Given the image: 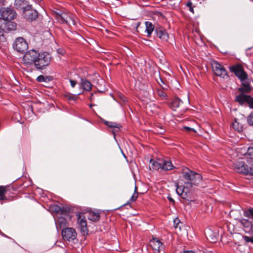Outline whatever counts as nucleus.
I'll return each instance as SVG.
<instances>
[{
	"label": "nucleus",
	"instance_id": "f257e3e1",
	"mask_svg": "<svg viewBox=\"0 0 253 253\" xmlns=\"http://www.w3.org/2000/svg\"><path fill=\"white\" fill-rule=\"evenodd\" d=\"M50 60L51 56L48 53H40L38 50L31 49L23 56L22 64L26 68H32L34 66L37 70H42L50 64Z\"/></svg>",
	"mask_w": 253,
	"mask_h": 253
},
{
	"label": "nucleus",
	"instance_id": "f03ea898",
	"mask_svg": "<svg viewBox=\"0 0 253 253\" xmlns=\"http://www.w3.org/2000/svg\"><path fill=\"white\" fill-rule=\"evenodd\" d=\"M182 174L186 183L191 186L199 185L202 180V176L200 174L194 172L188 169H183Z\"/></svg>",
	"mask_w": 253,
	"mask_h": 253
},
{
	"label": "nucleus",
	"instance_id": "7ed1b4c3",
	"mask_svg": "<svg viewBox=\"0 0 253 253\" xmlns=\"http://www.w3.org/2000/svg\"><path fill=\"white\" fill-rule=\"evenodd\" d=\"M55 15L57 20L62 24H65L69 26L76 24L74 15L70 13L57 10L55 11Z\"/></svg>",
	"mask_w": 253,
	"mask_h": 253
},
{
	"label": "nucleus",
	"instance_id": "20e7f679",
	"mask_svg": "<svg viewBox=\"0 0 253 253\" xmlns=\"http://www.w3.org/2000/svg\"><path fill=\"white\" fill-rule=\"evenodd\" d=\"M210 63L215 75L223 79L227 77V72L222 65L214 60H211Z\"/></svg>",
	"mask_w": 253,
	"mask_h": 253
},
{
	"label": "nucleus",
	"instance_id": "39448f33",
	"mask_svg": "<svg viewBox=\"0 0 253 253\" xmlns=\"http://www.w3.org/2000/svg\"><path fill=\"white\" fill-rule=\"evenodd\" d=\"M23 17L29 21H33L36 20L39 13L38 11L33 8L32 5H27L22 11Z\"/></svg>",
	"mask_w": 253,
	"mask_h": 253
},
{
	"label": "nucleus",
	"instance_id": "423d86ee",
	"mask_svg": "<svg viewBox=\"0 0 253 253\" xmlns=\"http://www.w3.org/2000/svg\"><path fill=\"white\" fill-rule=\"evenodd\" d=\"M71 218L72 216L69 213V211L60 215V216L58 217V219L55 220L56 226L57 229L58 228L64 229L66 228L68 225L69 221L71 220Z\"/></svg>",
	"mask_w": 253,
	"mask_h": 253
},
{
	"label": "nucleus",
	"instance_id": "0eeeda50",
	"mask_svg": "<svg viewBox=\"0 0 253 253\" xmlns=\"http://www.w3.org/2000/svg\"><path fill=\"white\" fill-rule=\"evenodd\" d=\"M13 47L14 50L18 52H23L28 47L27 42L22 37L17 38L13 43Z\"/></svg>",
	"mask_w": 253,
	"mask_h": 253
},
{
	"label": "nucleus",
	"instance_id": "6e6552de",
	"mask_svg": "<svg viewBox=\"0 0 253 253\" xmlns=\"http://www.w3.org/2000/svg\"><path fill=\"white\" fill-rule=\"evenodd\" d=\"M61 235L64 240L69 242L73 241L77 238V233L75 230L71 227H66L63 229Z\"/></svg>",
	"mask_w": 253,
	"mask_h": 253
},
{
	"label": "nucleus",
	"instance_id": "1a4fd4ad",
	"mask_svg": "<svg viewBox=\"0 0 253 253\" xmlns=\"http://www.w3.org/2000/svg\"><path fill=\"white\" fill-rule=\"evenodd\" d=\"M230 70L240 80L241 82L247 80L248 75L244 71L242 65L239 64L234 65L230 68Z\"/></svg>",
	"mask_w": 253,
	"mask_h": 253
},
{
	"label": "nucleus",
	"instance_id": "9d476101",
	"mask_svg": "<svg viewBox=\"0 0 253 253\" xmlns=\"http://www.w3.org/2000/svg\"><path fill=\"white\" fill-rule=\"evenodd\" d=\"M0 19L13 20L16 17V13L11 7L3 8L0 9Z\"/></svg>",
	"mask_w": 253,
	"mask_h": 253
},
{
	"label": "nucleus",
	"instance_id": "9b49d317",
	"mask_svg": "<svg viewBox=\"0 0 253 253\" xmlns=\"http://www.w3.org/2000/svg\"><path fill=\"white\" fill-rule=\"evenodd\" d=\"M235 101L241 105L246 103L251 108L253 109V97L250 95L241 93L236 96Z\"/></svg>",
	"mask_w": 253,
	"mask_h": 253
},
{
	"label": "nucleus",
	"instance_id": "f8f14e48",
	"mask_svg": "<svg viewBox=\"0 0 253 253\" xmlns=\"http://www.w3.org/2000/svg\"><path fill=\"white\" fill-rule=\"evenodd\" d=\"M234 169L238 173L247 175L249 173V168L243 161H239L233 164Z\"/></svg>",
	"mask_w": 253,
	"mask_h": 253
},
{
	"label": "nucleus",
	"instance_id": "ddd939ff",
	"mask_svg": "<svg viewBox=\"0 0 253 253\" xmlns=\"http://www.w3.org/2000/svg\"><path fill=\"white\" fill-rule=\"evenodd\" d=\"M150 245L154 251L158 252H160V251L164 249L163 243L157 238H153L151 240Z\"/></svg>",
	"mask_w": 253,
	"mask_h": 253
},
{
	"label": "nucleus",
	"instance_id": "4468645a",
	"mask_svg": "<svg viewBox=\"0 0 253 253\" xmlns=\"http://www.w3.org/2000/svg\"><path fill=\"white\" fill-rule=\"evenodd\" d=\"M155 32L157 36L163 41H167L169 36L167 31L163 27L156 28Z\"/></svg>",
	"mask_w": 253,
	"mask_h": 253
},
{
	"label": "nucleus",
	"instance_id": "2eb2a0df",
	"mask_svg": "<svg viewBox=\"0 0 253 253\" xmlns=\"http://www.w3.org/2000/svg\"><path fill=\"white\" fill-rule=\"evenodd\" d=\"M78 223L80 226L81 231L84 235L87 234L88 229L87 228L86 221L84 218H82L81 216L78 217Z\"/></svg>",
	"mask_w": 253,
	"mask_h": 253
},
{
	"label": "nucleus",
	"instance_id": "dca6fc26",
	"mask_svg": "<svg viewBox=\"0 0 253 253\" xmlns=\"http://www.w3.org/2000/svg\"><path fill=\"white\" fill-rule=\"evenodd\" d=\"M51 210L56 213L62 215L69 211V209L64 207H61L57 205H54L51 207Z\"/></svg>",
	"mask_w": 253,
	"mask_h": 253
},
{
	"label": "nucleus",
	"instance_id": "f3484780",
	"mask_svg": "<svg viewBox=\"0 0 253 253\" xmlns=\"http://www.w3.org/2000/svg\"><path fill=\"white\" fill-rule=\"evenodd\" d=\"M242 84V87L239 88V90L241 93H250L252 90V87L250 85V84L246 80L241 82Z\"/></svg>",
	"mask_w": 253,
	"mask_h": 253
},
{
	"label": "nucleus",
	"instance_id": "a211bd4d",
	"mask_svg": "<svg viewBox=\"0 0 253 253\" xmlns=\"http://www.w3.org/2000/svg\"><path fill=\"white\" fill-rule=\"evenodd\" d=\"M11 20H4L5 22H3V24L5 27L4 28L5 31L7 32L16 30L17 26L16 24Z\"/></svg>",
	"mask_w": 253,
	"mask_h": 253
},
{
	"label": "nucleus",
	"instance_id": "6ab92c4d",
	"mask_svg": "<svg viewBox=\"0 0 253 253\" xmlns=\"http://www.w3.org/2000/svg\"><path fill=\"white\" fill-rule=\"evenodd\" d=\"M161 169L167 171L170 170L175 168V167L172 164L171 162L169 161H166L161 160Z\"/></svg>",
	"mask_w": 253,
	"mask_h": 253
},
{
	"label": "nucleus",
	"instance_id": "aec40b11",
	"mask_svg": "<svg viewBox=\"0 0 253 253\" xmlns=\"http://www.w3.org/2000/svg\"><path fill=\"white\" fill-rule=\"evenodd\" d=\"M29 3L26 0H15L14 5L16 8H19L24 10L25 7L29 5Z\"/></svg>",
	"mask_w": 253,
	"mask_h": 253
},
{
	"label": "nucleus",
	"instance_id": "412c9836",
	"mask_svg": "<svg viewBox=\"0 0 253 253\" xmlns=\"http://www.w3.org/2000/svg\"><path fill=\"white\" fill-rule=\"evenodd\" d=\"M182 101L178 98H174L171 102L170 107L173 110L176 111L177 109L182 105Z\"/></svg>",
	"mask_w": 253,
	"mask_h": 253
},
{
	"label": "nucleus",
	"instance_id": "4be33fe9",
	"mask_svg": "<svg viewBox=\"0 0 253 253\" xmlns=\"http://www.w3.org/2000/svg\"><path fill=\"white\" fill-rule=\"evenodd\" d=\"M145 25L146 26L145 32L147 33V36L149 38L154 31L155 27L151 22L148 21L145 22Z\"/></svg>",
	"mask_w": 253,
	"mask_h": 253
},
{
	"label": "nucleus",
	"instance_id": "5701e85b",
	"mask_svg": "<svg viewBox=\"0 0 253 253\" xmlns=\"http://www.w3.org/2000/svg\"><path fill=\"white\" fill-rule=\"evenodd\" d=\"M81 84L84 90L90 91L91 89L92 84L87 79H81Z\"/></svg>",
	"mask_w": 253,
	"mask_h": 253
},
{
	"label": "nucleus",
	"instance_id": "b1692460",
	"mask_svg": "<svg viewBox=\"0 0 253 253\" xmlns=\"http://www.w3.org/2000/svg\"><path fill=\"white\" fill-rule=\"evenodd\" d=\"M176 192L177 194L181 196L182 198H185L187 191H186L185 188L183 186H180L177 184Z\"/></svg>",
	"mask_w": 253,
	"mask_h": 253
},
{
	"label": "nucleus",
	"instance_id": "393cba45",
	"mask_svg": "<svg viewBox=\"0 0 253 253\" xmlns=\"http://www.w3.org/2000/svg\"><path fill=\"white\" fill-rule=\"evenodd\" d=\"M100 213L98 211H91L89 212L88 219L93 221H97L100 219Z\"/></svg>",
	"mask_w": 253,
	"mask_h": 253
},
{
	"label": "nucleus",
	"instance_id": "a878e982",
	"mask_svg": "<svg viewBox=\"0 0 253 253\" xmlns=\"http://www.w3.org/2000/svg\"><path fill=\"white\" fill-rule=\"evenodd\" d=\"M161 160H159V161H150V168L152 169H153L158 170L160 169H161Z\"/></svg>",
	"mask_w": 253,
	"mask_h": 253
},
{
	"label": "nucleus",
	"instance_id": "bb28decb",
	"mask_svg": "<svg viewBox=\"0 0 253 253\" xmlns=\"http://www.w3.org/2000/svg\"><path fill=\"white\" fill-rule=\"evenodd\" d=\"M7 192V187L6 186H0V200L8 201V199L5 196V194Z\"/></svg>",
	"mask_w": 253,
	"mask_h": 253
},
{
	"label": "nucleus",
	"instance_id": "cd10ccee",
	"mask_svg": "<svg viewBox=\"0 0 253 253\" xmlns=\"http://www.w3.org/2000/svg\"><path fill=\"white\" fill-rule=\"evenodd\" d=\"M64 97L68 101H75L77 99V95L73 94L69 92L66 93L64 94Z\"/></svg>",
	"mask_w": 253,
	"mask_h": 253
},
{
	"label": "nucleus",
	"instance_id": "c85d7f7f",
	"mask_svg": "<svg viewBox=\"0 0 253 253\" xmlns=\"http://www.w3.org/2000/svg\"><path fill=\"white\" fill-rule=\"evenodd\" d=\"M157 94L162 99L167 100L168 98V95L165 92H164L161 88H157L156 90Z\"/></svg>",
	"mask_w": 253,
	"mask_h": 253
},
{
	"label": "nucleus",
	"instance_id": "c756f323",
	"mask_svg": "<svg viewBox=\"0 0 253 253\" xmlns=\"http://www.w3.org/2000/svg\"><path fill=\"white\" fill-rule=\"evenodd\" d=\"M211 234L209 235L211 237V242L215 243L217 241V237L218 236V233L216 231L212 232L211 230L210 231Z\"/></svg>",
	"mask_w": 253,
	"mask_h": 253
},
{
	"label": "nucleus",
	"instance_id": "7c9ffc66",
	"mask_svg": "<svg viewBox=\"0 0 253 253\" xmlns=\"http://www.w3.org/2000/svg\"><path fill=\"white\" fill-rule=\"evenodd\" d=\"M232 127L235 130L239 132L242 131L243 129L242 126L237 122L236 119H235L234 122L232 123Z\"/></svg>",
	"mask_w": 253,
	"mask_h": 253
},
{
	"label": "nucleus",
	"instance_id": "2f4dec72",
	"mask_svg": "<svg viewBox=\"0 0 253 253\" xmlns=\"http://www.w3.org/2000/svg\"><path fill=\"white\" fill-rule=\"evenodd\" d=\"M138 194L137 191V187L135 186L134 193L131 196V198L129 199V201L126 204V205L128 204L130 202H133L135 201L138 198Z\"/></svg>",
	"mask_w": 253,
	"mask_h": 253
},
{
	"label": "nucleus",
	"instance_id": "473e14b6",
	"mask_svg": "<svg viewBox=\"0 0 253 253\" xmlns=\"http://www.w3.org/2000/svg\"><path fill=\"white\" fill-rule=\"evenodd\" d=\"M180 223V220L178 218H175L173 220V225L174 228H175L176 232L177 230L181 231V227L179 226V224ZM182 224V223H181Z\"/></svg>",
	"mask_w": 253,
	"mask_h": 253
},
{
	"label": "nucleus",
	"instance_id": "72a5a7b5",
	"mask_svg": "<svg viewBox=\"0 0 253 253\" xmlns=\"http://www.w3.org/2000/svg\"><path fill=\"white\" fill-rule=\"evenodd\" d=\"M169 5L173 8L177 7L181 1V0H169Z\"/></svg>",
	"mask_w": 253,
	"mask_h": 253
},
{
	"label": "nucleus",
	"instance_id": "f704fd0d",
	"mask_svg": "<svg viewBox=\"0 0 253 253\" xmlns=\"http://www.w3.org/2000/svg\"><path fill=\"white\" fill-rule=\"evenodd\" d=\"M244 216L252 218L253 220V209H250L244 212Z\"/></svg>",
	"mask_w": 253,
	"mask_h": 253
},
{
	"label": "nucleus",
	"instance_id": "c9c22d12",
	"mask_svg": "<svg viewBox=\"0 0 253 253\" xmlns=\"http://www.w3.org/2000/svg\"><path fill=\"white\" fill-rule=\"evenodd\" d=\"M4 20L0 19V36L3 35V32L5 31L4 28L5 27L4 24Z\"/></svg>",
	"mask_w": 253,
	"mask_h": 253
},
{
	"label": "nucleus",
	"instance_id": "e433bc0d",
	"mask_svg": "<svg viewBox=\"0 0 253 253\" xmlns=\"http://www.w3.org/2000/svg\"><path fill=\"white\" fill-rule=\"evenodd\" d=\"M48 76H44L43 75H40L38 76L37 78V81L39 82H46L47 78H48Z\"/></svg>",
	"mask_w": 253,
	"mask_h": 253
},
{
	"label": "nucleus",
	"instance_id": "4c0bfd02",
	"mask_svg": "<svg viewBox=\"0 0 253 253\" xmlns=\"http://www.w3.org/2000/svg\"><path fill=\"white\" fill-rule=\"evenodd\" d=\"M106 124L107 126H108L110 127H116L117 128H119L120 127V125L119 124H117L113 122H107Z\"/></svg>",
	"mask_w": 253,
	"mask_h": 253
},
{
	"label": "nucleus",
	"instance_id": "58836bf2",
	"mask_svg": "<svg viewBox=\"0 0 253 253\" xmlns=\"http://www.w3.org/2000/svg\"><path fill=\"white\" fill-rule=\"evenodd\" d=\"M247 121L250 126H253V111L248 117Z\"/></svg>",
	"mask_w": 253,
	"mask_h": 253
},
{
	"label": "nucleus",
	"instance_id": "ea45409f",
	"mask_svg": "<svg viewBox=\"0 0 253 253\" xmlns=\"http://www.w3.org/2000/svg\"><path fill=\"white\" fill-rule=\"evenodd\" d=\"M183 129L185 130L187 132H189L190 131H192L194 132H196V130L194 128L189 127V126H184L183 127Z\"/></svg>",
	"mask_w": 253,
	"mask_h": 253
},
{
	"label": "nucleus",
	"instance_id": "a19ab883",
	"mask_svg": "<svg viewBox=\"0 0 253 253\" xmlns=\"http://www.w3.org/2000/svg\"><path fill=\"white\" fill-rule=\"evenodd\" d=\"M244 239L247 242L253 243V237L244 236Z\"/></svg>",
	"mask_w": 253,
	"mask_h": 253
},
{
	"label": "nucleus",
	"instance_id": "79ce46f5",
	"mask_svg": "<svg viewBox=\"0 0 253 253\" xmlns=\"http://www.w3.org/2000/svg\"><path fill=\"white\" fill-rule=\"evenodd\" d=\"M70 83L71 86L72 87H74L77 84L76 81L72 80H70Z\"/></svg>",
	"mask_w": 253,
	"mask_h": 253
},
{
	"label": "nucleus",
	"instance_id": "37998d69",
	"mask_svg": "<svg viewBox=\"0 0 253 253\" xmlns=\"http://www.w3.org/2000/svg\"><path fill=\"white\" fill-rule=\"evenodd\" d=\"M253 152V148H249L248 150V151L247 152V154L249 155L250 156H251V153Z\"/></svg>",
	"mask_w": 253,
	"mask_h": 253
},
{
	"label": "nucleus",
	"instance_id": "c03bdc74",
	"mask_svg": "<svg viewBox=\"0 0 253 253\" xmlns=\"http://www.w3.org/2000/svg\"><path fill=\"white\" fill-rule=\"evenodd\" d=\"M37 4H38L39 5H41L42 4V0H33Z\"/></svg>",
	"mask_w": 253,
	"mask_h": 253
},
{
	"label": "nucleus",
	"instance_id": "a18cd8bd",
	"mask_svg": "<svg viewBox=\"0 0 253 253\" xmlns=\"http://www.w3.org/2000/svg\"><path fill=\"white\" fill-rule=\"evenodd\" d=\"M192 5V3L191 1H188L186 3V6H187L189 8H191Z\"/></svg>",
	"mask_w": 253,
	"mask_h": 253
},
{
	"label": "nucleus",
	"instance_id": "49530a36",
	"mask_svg": "<svg viewBox=\"0 0 253 253\" xmlns=\"http://www.w3.org/2000/svg\"><path fill=\"white\" fill-rule=\"evenodd\" d=\"M183 253H196L193 251H185Z\"/></svg>",
	"mask_w": 253,
	"mask_h": 253
},
{
	"label": "nucleus",
	"instance_id": "de8ad7c7",
	"mask_svg": "<svg viewBox=\"0 0 253 253\" xmlns=\"http://www.w3.org/2000/svg\"><path fill=\"white\" fill-rule=\"evenodd\" d=\"M168 199H169V200L170 202H172V203H174V201L173 199L171 197H169H169H168Z\"/></svg>",
	"mask_w": 253,
	"mask_h": 253
},
{
	"label": "nucleus",
	"instance_id": "09e8293b",
	"mask_svg": "<svg viewBox=\"0 0 253 253\" xmlns=\"http://www.w3.org/2000/svg\"><path fill=\"white\" fill-rule=\"evenodd\" d=\"M5 0H0V6L4 5Z\"/></svg>",
	"mask_w": 253,
	"mask_h": 253
},
{
	"label": "nucleus",
	"instance_id": "8fccbe9b",
	"mask_svg": "<svg viewBox=\"0 0 253 253\" xmlns=\"http://www.w3.org/2000/svg\"><path fill=\"white\" fill-rule=\"evenodd\" d=\"M121 98H122V100L124 102H126V101L127 99L125 97L122 96H121Z\"/></svg>",
	"mask_w": 253,
	"mask_h": 253
},
{
	"label": "nucleus",
	"instance_id": "3c124183",
	"mask_svg": "<svg viewBox=\"0 0 253 253\" xmlns=\"http://www.w3.org/2000/svg\"><path fill=\"white\" fill-rule=\"evenodd\" d=\"M249 173H250L251 175H253V169H252L251 168L249 169Z\"/></svg>",
	"mask_w": 253,
	"mask_h": 253
},
{
	"label": "nucleus",
	"instance_id": "603ef678",
	"mask_svg": "<svg viewBox=\"0 0 253 253\" xmlns=\"http://www.w3.org/2000/svg\"><path fill=\"white\" fill-rule=\"evenodd\" d=\"M189 10L191 12H192L193 13H194V9H193V8L192 7V6L191 7V8H189Z\"/></svg>",
	"mask_w": 253,
	"mask_h": 253
},
{
	"label": "nucleus",
	"instance_id": "864d4df0",
	"mask_svg": "<svg viewBox=\"0 0 253 253\" xmlns=\"http://www.w3.org/2000/svg\"><path fill=\"white\" fill-rule=\"evenodd\" d=\"M48 78H47V81H50V80H52V77H48Z\"/></svg>",
	"mask_w": 253,
	"mask_h": 253
},
{
	"label": "nucleus",
	"instance_id": "5fc2aeb1",
	"mask_svg": "<svg viewBox=\"0 0 253 253\" xmlns=\"http://www.w3.org/2000/svg\"><path fill=\"white\" fill-rule=\"evenodd\" d=\"M207 253H211L210 251H207Z\"/></svg>",
	"mask_w": 253,
	"mask_h": 253
}]
</instances>
